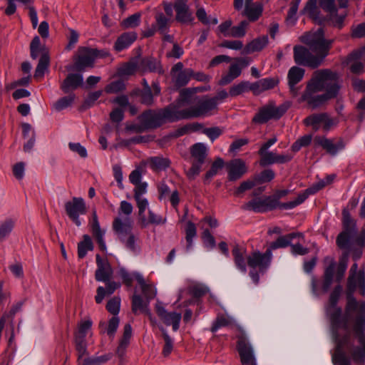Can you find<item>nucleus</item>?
Listing matches in <instances>:
<instances>
[{
	"mask_svg": "<svg viewBox=\"0 0 365 365\" xmlns=\"http://www.w3.org/2000/svg\"><path fill=\"white\" fill-rule=\"evenodd\" d=\"M339 76L330 69L315 71L307 83L299 102H306L312 110L324 106L329 101L336 98L341 89Z\"/></svg>",
	"mask_w": 365,
	"mask_h": 365,
	"instance_id": "nucleus-1",
	"label": "nucleus"
},
{
	"mask_svg": "<svg viewBox=\"0 0 365 365\" xmlns=\"http://www.w3.org/2000/svg\"><path fill=\"white\" fill-rule=\"evenodd\" d=\"M301 41L307 45L309 50L302 46L294 47V59L297 64L309 67L312 69L320 66L325 58L329 54L334 39H325L322 28L316 31L304 34Z\"/></svg>",
	"mask_w": 365,
	"mask_h": 365,
	"instance_id": "nucleus-2",
	"label": "nucleus"
},
{
	"mask_svg": "<svg viewBox=\"0 0 365 365\" xmlns=\"http://www.w3.org/2000/svg\"><path fill=\"white\" fill-rule=\"evenodd\" d=\"M341 292L342 287L336 286L330 294L329 304L326 307L331 336L336 344L334 351H337L338 349L343 351L344 345L350 342L349 318L343 316L341 308L337 306Z\"/></svg>",
	"mask_w": 365,
	"mask_h": 365,
	"instance_id": "nucleus-3",
	"label": "nucleus"
},
{
	"mask_svg": "<svg viewBox=\"0 0 365 365\" xmlns=\"http://www.w3.org/2000/svg\"><path fill=\"white\" fill-rule=\"evenodd\" d=\"M138 120L140 125L134 126L133 129L137 133H141L145 130L159 128L167 122H176L180 118L177 106L172 103L158 110H147L138 116Z\"/></svg>",
	"mask_w": 365,
	"mask_h": 365,
	"instance_id": "nucleus-4",
	"label": "nucleus"
},
{
	"mask_svg": "<svg viewBox=\"0 0 365 365\" xmlns=\"http://www.w3.org/2000/svg\"><path fill=\"white\" fill-rule=\"evenodd\" d=\"M342 215L343 231L338 235L336 242L340 249L345 250L344 259L346 261L349 252L352 253L353 259L356 261L361 257L363 253V247L355 248L351 244V240L357 233L356 222L354 220L351 219L349 212L346 210H343Z\"/></svg>",
	"mask_w": 365,
	"mask_h": 365,
	"instance_id": "nucleus-5",
	"label": "nucleus"
},
{
	"mask_svg": "<svg viewBox=\"0 0 365 365\" xmlns=\"http://www.w3.org/2000/svg\"><path fill=\"white\" fill-rule=\"evenodd\" d=\"M194 101L195 106L179 110L180 120L209 116L217 109L215 101L208 96H195Z\"/></svg>",
	"mask_w": 365,
	"mask_h": 365,
	"instance_id": "nucleus-6",
	"label": "nucleus"
},
{
	"mask_svg": "<svg viewBox=\"0 0 365 365\" xmlns=\"http://www.w3.org/2000/svg\"><path fill=\"white\" fill-rule=\"evenodd\" d=\"M112 227L118 238L123 242L126 248L136 252V237L133 233V221L130 217H117L114 219Z\"/></svg>",
	"mask_w": 365,
	"mask_h": 365,
	"instance_id": "nucleus-7",
	"label": "nucleus"
},
{
	"mask_svg": "<svg viewBox=\"0 0 365 365\" xmlns=\"http://www.w3.org/2000/svg\"><path fill=\"white\" fill-rule=\"evenodd\" d=\"M339 8H346L348 6V0H322L320 1L321 8L328 13L327 19L331 25L339 29H341L344 26V21L347 16V12L338 14L336 4Z\"/></svg>",
	"mask_w": 365,
	"mask_h": 365,
	"instance_id": "nucleus-8",
	"label": "nucleus"
},
{
	"mask_svg": "<svg viewBox=\"0 0 365 365\" xmlns=\"http://www.w3.org/2000/svg\"><path fill=\"white\" fill-rule=\"evenodd\" d=\"M357 312L358 314L355 317L352 330L361 333L365 329V302H358L354 297V293L346 292V304L345 312L349 318V314L351 312Z\"/></svg>",
	"mask_w": 365,
	"mask_h": 365,
	"instance_id": "nucleus-9",
	"label": "nucleus"
},
{
	"mask_svg": "<svg viewBox=\"0 0 365 365\" xmlns=\"http://www.w3.org/2000/svg\"><path fill=\"white\" fill-rule=\"evenodd\" d=\"M289 108V106L283 103L277 106L272 101L262 107L252 118V122L264 124L271 119H279Z\"/></svg>",
	"mask_w": 365,
	"mask_h": 365,
	"instance_id": "nucleus-10",
	"label": "nucleus"
},
{
	"mask_svg": "<svg viewBox=\"0 0 365 365\" xmlns=\"http://www.w3.org/2000/svg\"><path fill=\"white\" fill-rule=\"evenodd\" d=\"M64 207L68 217L77 227H80L81 222L79 216L85 215L87 212L84 200L82 197H73L71 200L65 203Z\"/></svg>",
	"mask_w": 365,
	"mask_h": 365,
	"instance_id": "nucleus-11",
	"label": "nucleus"
},
{
	"mask_svg": "<svg viewBox=\"0 0 365 365\" xmlns=\"http://www.w3.org/2000/svg\"><path fill=\"white\" fill-rule=\"evenodd\" d=\"M355 335L358 337L359 342L361 346H354L351 339L350 338V342L348 344L344 345L343 347V351L345 354L344 351L346 349L351 355L352 360L356 364H363L365 361V329H363L361 333L357 332V331H353ZM351 336V329L350 328V337ZM349 360L351 359L346 355Z\"/></svg>",
	"mask_w": 365,
	"mask_h": 365,
	"instance_id": "nucleus-12",
	"label": "nucleus"
},
{
	"mask_svg": "<svg viewBox=\"0 0 365 365\" xmlns=\"http://www.w3.org/2000/svg\"><path fill=\"white\" fill-rule=\"evenodd\" d=\"M237 351L242 365H257L254 350L244 333L237 336Z\"/></svg>",
	"mask_w": 365,
	"mask_h": 365,
	"instance_id": "nucleus-13",
	"label": "nucleus"
},
{
	"mask_svg": "<svg viewBox=\"0 0 365 365\" xmlns=\"http://www.w3.org/2000/svg\"><path fill=\"white\" fill-rule=\"evenodd\" d=\"M94 52V51H91V48L79 47L78 53L74 59L73 70L82 72L86 68H93L95 62Z\"/></svg>",
	"mask_w": 365,
	"mask_h": 365,
	"instance_id": "nucleus-14",
	"label": "nucleus"
},
{
	"mask_svg": "<svg viewBox=\"0 0 365 365\" xmlns=\"http://www.w3.org/2000/svg\"><path fill=\"white\" fill-rule=\"evenodd\" d=\"M314 144L316 147H322L331 156L336 155L339 151L344 149L346 146L344 140L341 138L338 139H330L321 135H317L314 137Z\"/></svg>",
	"mask_w": 365,
	"mask_h": 365,
	"instance_id": "nucleus-15",
	"label": "nucleus"
},
{
	"mask_svg": "<svg viewBox=\"0 0 365 365\" xmlns=\"http://www.w3.org/2000/svg\"><path fill=\"white\" fill-rule=\"evenodd\" d=\"M155 312L163 323L170 326L172 325L173 331H176L180 327V322L182 318L180 313L168 312L163 306L162 302H158L155 304Z\"/></svg>",
	"mask_w": 365,
	"mask_h": 365,
	"instance_id": "nucleus-16",
	"label": "nucleus"
},
{
	"mask_svg": "<svg viewBox=\"0 0 365 365\" xmlns=\"http://www.w3.org/2000/svg\"><path fill=\"white\" fill-rule=\"evenodd\" d=\"M272 256V255L270 253L269 250H267L264 253L255 251L247 256V264L252 269L258 267L259 270L262 271L267 269L269 265Z\"/></svg>",
	"mask_w": 365,
	"mask_h": 365,
	"instance_id": "nucleus-17",
	"label": "nucleus"
},
{
	"mask_svg": "<svg viewBox=\"0 0 365 365\" xmlns=\"http://www.w3.org/2000/svg\"><path fill=\"white\" fill-rule=\"evenodd\" d=\"M305 70L298 66H292L287 73L288 86L289 92L293 97L298 96L300 87L297 86L304 78Z\"/></svg>",
	"mask_w": 365,
	"mask_h": 365,
	"instance_id": "nucleus-18",
	"label": "nucleus"
},
{
	"mask_svg": "<svg viewBox=\"0 0 365 365\" xmlns=\"http://www.w3.org/2000/svg\"><path fill=\"white\" fill-rule=\"evenodd\" d=\"M160 93V88L157 83L152 84V89L140 90L139 88L133 90L130 96H139L140 102L147 106H151L154 104V96H158Z\"/></svg>",
	"mask_w": 365,
	"mask_h": 365,
	"instance_id": "nucleus-19",
	"label": "nucleus"
},
{
	"mask_svg": "<svg viewBox=\"0 0 365 365\" xmlns=\"http://www.w3.org/2000/svg\"><path fill=\"white\" fill-rule=\"evenodd\" d=\"M228 178L230 181H235L242 177L247 171L245 163L240 158L230 160L226 164Z\"/></svg>",
	"mask_w": 365,
	"mask_h": 365,
	"instance_id": "nucleus-20",
	"label": "nucleus"
},
{
	"mask_svg": "<svg viewBox=\"0 0 365 365\" xmlns=\"http://www.w3.org/2000/svg\"><path fill=\"white\" fill-rule=\"evenodd\" d=\"M132 336V327L129 324H126L123 328V334L119 341L118 346L115 350V355L119 359V364L124 363L126 349L130 344V340Z\"/></svg>",
	"mask_w": 365,
	"mask_h": 365,
	"instance_id": "nucleus-21",
	"label": "nucleus"
},
{
	"mask_svg": "<svg viewBox=\"0 0 365 365\" xmlns=\"http://www.w3.org/2000/svg\"><path fill=\"white\" fill-rule=\"evenodd\" d=\"M174 9L176 12L175 19L180 23H187L193 20L192 13L187 4V0H176Z\"/></svg>",
	"mask_w": 365,
	"mask_h": 365,
	"instance_id": "nucleus-22",
	"label": "nucleus"
},
{
	"mask_svg": "<svg viewBox=\"0 0 365 365\" xmlns=\"http://www.w3.org/2000/svg\"><path fill=\"white\" fill-rule=\"evenodd\" d=\"M97 269L95 278L98 282L109 281L112 274V269L107 261H103L99 255H96Z\"/></svg>",
	"mask_w": 365,
	"mask_h": 365,
	"instance_id": "nucleus-23",
	"label": "nucleus"
},
{
	"mask_svg": "<svg viewBox=\"0 0 365 365\" xmlns=\"http://www.w3.org/2000/svg\"><path fill=\"white\" fill-rule=\"evenodd\" d=\"M324 261L328 265L324 269L322 289L327 292L332 284L336 264L332 257H327Z\"/></svg>",
	"mask_w": 365,
	"mask_h": 365,
	"instance_id": "nucleus-24",
	"label": "nucleus"
},
{
	"mask_svg": "<svg viewBox=\"0 0 365 365\" xmlns=\"http://www.w3.org/2000/svg\"><path fill=\"white\" fill-rule=\"evenodd\" d=\"M232 253L236 267L241 272L245 274L247 272L246 260L247 257L246 255V250L237 245L233 247Z\"/></svg>",
	"mask_w": 365,
	"mask_h": 365,
	"instance_id": "nucleus-25",
	"label": "nucleus"
},
{
	"mask_svg": "<svg viewBox=\"0 0 365 365\" xmlns=\"http://www.w3.org/2000/svg\"><path fill=\"white\" fill-rule=\"evenodd\" d=\"M198 91L197 88H182L180 91L179 97L176 101V104H173L177 106V110H180L179 108L182 106L195 103V93Z\"/></svg>",
	"mask_w": 365,
	"mask_h": 365,
	"instance_id": "nucleus-26",
	"label": "nucleus"
},
{
	"mask_svg": "<svg viewBox=\"0 0 365 365\" xmlns=\"http://www.w3.org/2000/svg\"><path fill=\"white\" fill-rule=\"evenodd\" d=\"M83 83V76L78 73H71L67 76L61 85V88L65 93L71 90H75Z\"/></svg>",
	"mask_w": 365,
	"mask_h": 365,
	"instance_id": "nucleus-27",
	"label": "nucleus"
},
{
	"mask_svg": "<svg viewBox=\"0 0 365 365\" xmlns=\"http://www.w3.org/2000/svg\"><path fill=\"white\" fill-rule=\"evenodd\" d=\"M269 43V38L267 35L257 37L247 43L242 51L245 54H250L254 52L261 51Z\"/></svg>",
	"mask_w": 365,
	"mask_h": 365,
	"instance_id": "nucleus-28",
	"label": "nucleus"
},
{
	"mask_svg": "<svg viewBox=\"0 0 365 365\" xmlns=\"http://www.w3.org/2000/svg\"><path fill=\"white\" fill-rule=\"evenodd\" d=\"M148 301L144 302L143 298L138 294H134L132 297V311L137 314L138 312L144 313L148 318L152 319V314L148 309Z\"/></svg>",
	"mask_w": 365,
	"mask_h": 365,
	"instance_id": "nucleus-29",
	"label": "nucleus"
},
{
	"mask_svg": "<svg viewBox=\"0 0 365 365\" xmlns=\"http://www.w3.org/2000/svg\"><path fill=\"white\" fill-rule=\"evenodd\" d=\"M263 6L260 2L254 4L245 5L242 15L246 16L250 21H256L262 15Z\"/></svg>",
	"mask_w": 365,
	"mask_h": 365,
	"instance_id": "nucleus-30",
	"label": "nucleus"
},
{
	"mask_svg": "<svg viewBox=\"0 0 365 365\" xmlns=\"http://www.w3.org/2000/svg\"><path fill=\"white\" fill-rule=\"evenodd\" d=\"M136 38L137 34L135 32L124 33L116 40L114 46L115 49L118 51H121L131 45Z\"/></svg>",
	"mask_w": 365,
	"mask_h": 365,
	"instance_id": "nucleus-31",
	"label": "nucleus"
},
{
	"mask_svg": "<svg viewBox=\"0 0 365 365\" xmlns=\"http://www.w3.org/2000/svg\"><path fill=\"white\" fill-rule=\"evenodd\" d=\"M190 153L192 162L202 165L207 156V148L203 143H195L191 147Z\"/></svg>",
	"mask_w": 365,
	"mask_h": 365,
	"instance_id": "nucleus-32",
	"label": "nucleus"
},
{
	"mask_svg": "<svg viewBox=\"0 0 365 365\" xmlns=\"http://www.w3.org/2000/svg\"><path fill=\"white\" fill-rule=\"evenodd\" d=\"M119 323L120 319L115 316L111 317L108 324L105 322H100L99 329H101V333L106 332L110 338L113 339L119 326Z\"/></svg>",
	"mask_w": 365,
	"mask_h": 365,
	"instance_id": "nucleus-33",
	"label": "nucleus"
},
{
	"mask_svg": "<svg viewBox=\"0 0 365 365\" xmlns=\"http://www.w3.org/2000/svg\"><path fill=\"white\" fill-rule=\"evenodd\" d=\"M135 277L138 283L140 286L142 292L144 297H145L146 300L150 302L152 299L155 298L156 295V290L153 287V285L147 284L143 277L138 273H136L135 274Z\"/></svg>",
	"mask_w": 365,
	"mask_h": 365,
	"instance_id": "nucleus-34",
	"label": "nucleus"
},
{
	"mask_svg": "<svg viewBox=\"0 0 365 365\" xmlns=\"http://www.w3.org/2000/svg\"><path fill=\"white\" fill-rule=\"evenodd\" d=\"M91 230L93 236L96 238L99 248L101 251L106 250V245L103 239L105 232L101 229L98 221L90 222Z\"/></svg>",
	"mask_w": 365,
	"mask_h": 365,
	"instance_id": "nucleus-35",
	"label": "nucleus"
},
{
	"mask_svg": "<svg viewBox=\"0 0 365 365\" xmlns=\"http://www.w3.org/2000/svg\"><path fill=\"white\" fill-rule=\"evenodd\" d=\"M106 282L107 283L106 289L103 287H99L97 289V294L95 297L97 304L101 303L106 294H112L115 291V289H117L120 287V284L115 282H110L109 280L107 281Z\"/></svg>",
	"mask_w": 365,
	"mask_h": 365,
	"instance_id": "nucleus-36",
	"label": "nucleus"
},
{
	"mask_svg": "<svg viewBox=\"0 0 365 365\" xmlns=\"http://www.w3.org/2000/svg\"><path fill=\"white\" fill-rule=\"evenodd\" d=\"M148 161L150 168L155 172L165 170L170 165V160L163 156L151 157L148 158Z\"/></svg>",
	"mask_w": 365,
	"mask_h": 365,
	"instance_id": "nucleus-37",
	"label": "nucleus"
},
{
	"mask_svg": "<svg viewBox=\"0 0 365 365\" xmlns=\"http://www.w3.org/2000/svg\"><path fill=\"white\" fill-rule=\"evenodd\" d=\"M298 235L297 233H291L286 235L281 236L277 238V240L274 242H272L269 248L267 250H270V253H272V250L279 249V248H284L289 245H291L292 240L296 237V236Z\"/></svg>",
	"mask_w": 365,
	"mask_h": 365,
	"instance_id": "nucleus-38",
	"label": "nucleus"
},
{
	"mask_svg": "<svg viewBox=\"0 0 365 365\" xmlns=\"http://www.w3.org/2000/svg\"><path fill=\"white\" fill-rule=\"evenodd\" d=\"M353 284L354 287L350 286L349 277L347 279V292L354 293L357 287L360 288L363 292L365 291V277L363 270H360L358 275H354L352 280V285Z\"/></svg>",
	"mask_w": 365,
	"mask_h": 365,
	"instance_id": "nucleus-39",
	"label": "nucleus"
},
{
	"mask_svg": "<svg viewBox=\"0 0 365 365\" xmlns=\"http://www.w3.org/2000/svg\"><path fill=\"white\" fill-rule=\"evenodd\" d=\"M50 63V58L48 53H43L40 57L38 63L34 73V78L36 79H41L45 72L48 70Z\"/></svg>",
	"mask_w": 365,
	"mask_h": 365,
	"instance_id": "nucleus-40",
	"label": "nucleus"
},
{
	"mask_svg": "<svg viewBox=\"0 0 365 365\" xmlns=\"http://www.w3.org/2000/svg\"><path fill=\"white\" fill-rule=\"evenodd\" d=\"M165 219H163V217L160 215H156L152 210L148 211V218L145 217L144 215L139 219V223L141 227H146L148 225H163L165 223Z\"/></svg>",
	"mask_w": 365,
	"mask_h": 365,
	"instance_id": "nucleus-41",
	"label": "nucleus"
},
{
	"mask_svg": "<svg viewBox=\"0 0 365 365\" xmlns=\"http://www.w3.org/2000/svg\"><path fill=\"white\" fill-rule=\"evenodd\" d=\"M155 28L160 34H164L167 32L170 22V19L165 16L161 12L157 13L155 16Z\"/></svg>",
	"mask_w": 365,
	"mask_h": 365,
	"instance_id": "nucleus-42",
	"label": "nucleus"
},
{
	"mask_svg": "<svg viewBox=\"0 0 365 365\" xmlns=\"http://www.w3.org/2000/svg\"><path fill=\"white\" fill-rule=\"evenodd\" d=\"M93 245L91 238L88 235L83 236V240L78 244V256L79 258H83L88 250H93Z\"/></svg>",
	"mask_w": 365,
	"mask_h": 365,
	"instance_id": "nucleus-43",
	"label": "nucleus"
},
{
	"mask_svg": "<svg viewBox=\"0 0 365 365\" xmlns=\"http://www.w3.org/2000/svg\"><path fill=\"white\" fill-rule=\"evenodd\" d=\"M325 117L326 113L312 114L307 116L304 120V123L307 126H312L315 131H317L319 129L320 124L322 123L324 118Z\"/></svg>",
	"mask_w": 365,
	"mask_h": 365,
	"instance_id": "nucleus-44",
	"label": "nucleus"
},
{
	"mask_svg": "<svg viewBox=\"0 0 365 365\" xmlns=\"http://www.w3.org/2000/svg\"><path fill=\"white\" fill-rule=\"evenodd\" d=\"M193 75L194 71L191 68H186L184 69L182 71L179 72L175 77V86L180 88L187 85Z\"/></svg>",
	"mask_w": 365,
	"mask_h": 365,
	"instance_id": "nucleus-45",
	"label": "nucleus"
},
{
	"mask_svg": "<svg viewBox=\"0 0 365 365\" xmlns=\"http://www.w3.org/2000/svg\"><path fill=\"white\" fill-rule=\"evenodd\" d=\"M242 208L245 210H252L255 212H264L266 208L264 207V199L257 198L253 199L244 205Z\"/></svg>",
	"mask_w": 365,
	"mask_h": 365,
	"instance_id": "nucleus-46",
	"label": "nucleus"
},
{
	"mask_svg": "<svg viewBox=\"0 0 365 365\" xmlns=\"http://www.w3.org/2000/svg\"><path fill=\"white\" fill-rule=\"evenodd\" d=\"M113 356L112 353H108L99 356L85 358L81 365H102L111 359Z\"/></svg>",
	"mask_w": 365,
	"mask_h": 365,
	"instance_id": "nucleus-47",
	"label": "nucleus"
},
{
	"mask_svg": "<svg viewBox=\"0 0 365 365\" xmlns=\"http://www.w3.org/2000/svg\"><path fill=\"white\" fill-rule=\"evenodd\" d=\"M224 166V160L217 158L212 164L210 170H208L204 177L205 183H209L211 178H213L218 172L219 170L222 169Z\"/></svg>",
	"mask_w": 365,
	"mask_h": 365,
	"instance_id": "nucleus-48",
	"label": "nucleus"
},
{
	"mask_svg": "<svg viewBox=\"0 0 365 365\" xmlns=\"http://www.w3.org/2000/svg\"><path fill=\"white\" fill-rule=\"evenodd\" d=\"M15 225V220L7 218L0 224V241L9 236Z\"/></svg>",
	"mask_w": 365,
	"mask_h": 365,
	"instance_id": "nucleus-49",
	"label": "nucleus"
},
{
	"mask_svg": "<svg viewBox=\"0 0 365 365\" xmlns=\"http://www.w3.org/2000/svg\"><path fill=\"white\" fill-rule=\"evenodd\" d=\"M74 342L78 353V365H81L85 359L83 356L88 354L86 341V339H81L78 337V339H74Z\"/></svg>",
	"mask_w": 365,
	"mask_h": 365,
	"instance_id": "nucleus-50",
	"label": "nucleus"
},
{
	"mask_svg": "<svg viewBox=\"0 0 365 365\" xmlns=\"http://www.w3.org/2000/svg\"><path fill=\"white\" fill-rule=\"evenodd\" d=\"M275 177V173L272 169H266L254 176L256 184H262L272 181Z\"/></svg>",
	"mask_w": 365,
	"mask_h": 365,
	"instance_id": "nucleus-51",
	"label": "nucleus"
},
{
	"mask_svg": "<svg viewBox=\"0 0 365 365\" xmlns=\"http://www.w3.org/2000/svg\"><path fill=\"white\" fill-rule=\"evenodd\" d=\"M260 156L259 165L262 167L277 163V153L270 151H264L258 153Z\"/></svg>",
	"mask_w": 365,
	"mask_h": 365,
	"instance_id": "nucleus-52",
	"label": "nucleus"
},
{
	"mask_svg": "<svg viewBox=\"0 0 365 365\" xmlns=\"http://www.w3.org/2000/svg\"><path fill=\"white\" fill-rule=\"evenodd\" d=\"M75 98L76 96L73 93L61 98L53 104V108L56 110L61 111L70 106L73 103Z\"/></svg>",
	"mask_w": 365,
	"mask_h": 365,
	"instance_id": "nucleus-53",
	"label": "nucleus"
},
{
	"mask_svg": "<svg viewBox=\"0 0 365 365\" xmlns=\"http://www.w3.org/2000/svg\"><path fill=\"white\" fill-rule=\"evenodd\" d=\"M140 66L142 67V68L144 70H148L150 71H158L159 73L162 72L160 63L155 59H142L140 63Z\"/></svg>",
	"mask_w": 365,
	"mask_h": 365,
	"instance_id": "nucleus-54",
	"label": "nucleus"
},
{
	"mask_svg": "<svg viewBox=\"0 0 365 365\" xmlns=\"http://www.w3.org/2000/svg\"><path fill=\"white\" fill-rule=\"evenodd\" d=\"M249 23L247 21H242L237 26H232L230 30V37L240 38L246 34V29Z\"/></svg>",
	"mask_w": 365,
	"mask_h": 365,
	"instance_id": "nucleus-55",
	"label": "nucleus"
},
{
	"mask_svg": "<svg viewBox=\"0 0 365 365\" xmlns=\"http://www.w3.org/2000/svg\"><path fill=\"white\" fill-rule=\"evenodd\" d=\"M140 13H135L134 14L128 16L123 20L121 26L123 29H130L137 27L140 22Z\"/></svg>",
	"mask_w": 365,
	"mask_h": 365,
	"instance_id": "nucleus-56",
	"label": "nucleus"
},
{
	"mask_svg": "<svg viewBox=\"0 0 365 365\" xmlns=\"http://www.w3.org/2000/svg\"><path fill=\"white\" fill-rule=\"evenodd\" d=\"M300 0H294L290 3V8L288 11L286 21L287 24L294 25L297 21V13Z\"/></svg>",
	"mask_w": 365,
	"mask_h": 365,
	"instance_id": "nucleus-57",
	"label": "nucleus"
},
{
	"mask_svg": "<svg viewBox=\"0 0 365 365\" xmlns=\"http://www.w3.org/2000/svg\"><path fill=\"white\" fill-rule=\"evenodd\" d=\"M307 197V193L304 191L303 193L299 195L294 200L282 203L279 202V208L284 210L292 209L302 204Z\"/></svg>",
	"mask_w": 365,
	"mask_h": 365,
	"instance_id": "nucleus-58",
	"label": "nucleus"
},
{
	"mask_svg": "<svg viewBox=\"0 0 365 365\" xmlns=\"http://www.w3.org/2000/svg\"><path fill=\"white\" fill-rule=\"evenodd\" d=\"M92 322L90 320L81 322L78 326V330L75 333V339L80 337L81 339H85L88 331L91 329Z\"/></svg>",
	"mask_w": 365,
	"mask_h": 365,
	"instance_id": "nucleus-59",
	"label": "nucleus"
},
{
	"mask_svg": "<svg viewBox=\"0 0 365 365\" xmlns=\"http://www.w3.org/2000/svg\"><path fill=\"white\" fill-rule=\"evenodd\" d=\"M186 232V241L187 242V250H189L192 244V239L195 237L197 233V230L195 225L191 221L187 222V227L185 230Z\"/></svg>",
	"mask_w": 365,
	"mask_h": 365,
	"instance_id": "nucleus-60",
	"label": "nucleus"
},
{
	"mask_svg": "<svg viewBox=\"0 0 365 365\" xmlns=\"http://www.w3.org/2000/svg\"><path fill=\"white\" fill-rule=\"evenodd\" d=\"M312 135H305L299 138L292 145V150L294 153L299 151L301 148L308 146L312 142Z\"/></svg>",
	"mask_w": 365,
	"mask_h": 365,
	"instance_id": "nucleus-61",
	"label": "nucleus"
},
{
	"mask_svg": "<svg viewBox=\"0 0 365 365\" xmlns=\"http://www.w3.org/2000/svg\"><path fill=\"white\" fill-rule=\"evenodd\" d=\"M120 297H114L108 302L106 309L110 314L113 315H117L120 311Z\"/></svg>",
	"mask_w": 365,
	"mask_h": 365,
	"instance_id": "nucleus-62",
	"label": "nucleus"
},
{
	"mask_svg": "<svg viewBox=\"0 0 365 365\" xmlns=\"http://www.w3.org/2000/svg\"><path fill=\"white\" fill-rule=\"evenodd\" d=\"M248 81H242L237 85L232 86L229 91V94L231 96H237L246 91H248Z\"/></svg>",
	"mask_w": 365,
	"mask_h": 365,
	"instance_id": "nucleus-63",
	"label": "nucleus"
},
{
	"mask_svg": "<svg viewBox=\"0 0 365 365\" xmlns=\"http://www.w3.org/2000/svg\"><path fill=\"white\" fill-rule=\"evenodd\" d=\"M124 89V83L122 81H115L107 85L105 88V91L108 93H117Z\"/></svg>",
	"mask_w": 365,
	"mask_h": 365,
	"instance_id": "nucleus-64",
	"label": "nucleus"
}]
</instances>
